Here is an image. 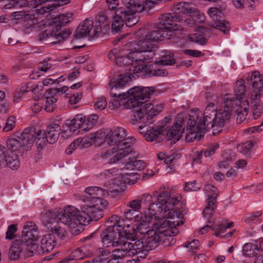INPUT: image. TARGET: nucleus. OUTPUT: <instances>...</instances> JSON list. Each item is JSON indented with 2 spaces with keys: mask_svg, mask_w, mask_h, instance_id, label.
I'll return each mask as SVG.
<instances>
[{
  "mask_svg": "<svg viewBox=\"0 0 263 263\" xmlns=\"http://www.w3.org/2000/svg\"><path fill=\"white\" fill-rule=\"evenodd\" d=\"M186 118L183 114H178L175 118V122L171 128L167 130V127L165 128L166 131V137L169 140H171L174 143L178 141L182 135L184 130V122Z\"/></svg>",
  "mask_w": 263,
  "mask_h": 263,
  "instance_id": "19",
  "label": "nucleus"
},
{
  "mask_svg": "<svg viewBox=\"0 0 263 263\" xmlns=\"http://www.w3.org/2000/svg\"><path fill=\"white\" fill-rule=\"evenodd\" d=\"M111 254V252L108 250L103 249L101 251L100 254L93 260V262L105 263L109 258Z\"/></svg>",
  "mask_w": 263,
  "mask_h": 263,
  "instance_id": "55",
  "label": "nucleus"
},
{
  "mask_svg": "<svg viewBox=\"0 0 263 263\" xmlns=\"http://www.w3.org/2000/svg\"><path fill=\"white\" fill-rule=\"evenodd\" d=\"M72 15L71 12H67L53 18L50 24V29L41 32L39 35V40L42 41L49 39V42L53 44L63 42L71 34L72 30L69 28H65L62 31L60 30L62 27L71 22Z\"/></svg>",
  "mask_w": 263,
  "mask_h": 263,
  "instance_id": "2",
  "label": "nucleus"
},
{
  "mask_svg": "<svg viewBox=\"0 0 263 263\" xmlns=\"http://www.w3.org/2000/svg\"><path fill=\"white\" fill-rule=\"evenodd\" d=\"M183 221H171L162 219L159 222L154 224L155 234L152 236L144 237L146 250L156 248L162 240V236L176 235L179 230L177 227L183 224Z\"/></svg>",
  "mask_w": 263,
  "mask_h": 263,
  "instance_id": "3",
  "label": "nucleus"
},
{
  "mask_svg": "<svg viewBox=\"0 0 263 263\" xmlns=\"http://www.w3.org/2000/svg\"><path fill=\"white\" fill-rule=\"evenodd\" d=\"M179 19L177 22L181 23L183 26L192 27L195 25L194 20L190 16V14L189 16H181L179 15Z\"/></svg>",
  "mask_w": 263,
  "mask_h": 263,
  "instance_id": "61",
  "label": "nucleus"
},
{
  "mask_svg": "<svg viewBox=\"0 0 263 263\" xmlns=\"http://www.w3.org/2000/svg\"><path fill=\"white\" fill-rule=\"evenodd\" d=\"M256 246L252 243H246L242 249V254L244 256L250 257L252 255H255L254 250L256 249Z\"/></svg>",
  "mask_w": 263,
  "mask_h": 263,
  "instance_id": "62",
  "label": "nucleus"
},
{
  "mask_svg": "<svg viewBox=\"0 0 263 263\" xmlns=\"http://www.w3.org/2000/svg\"><path fill=\"white\" fill-rule=\"evenodd\" d=\"M60 131L61 127L59 124H52L49 125L45 130L48 142L51 144L55 143L59 138Z\"/></svg>",
  "mask_w": 263,
  "mask_h": 263,
  "instance_id": "33",
  "label": "nucleus"
},
{
  "mask_svg": "<svg viewBox=\"0 0 263 263\" xmlns=\"http://www.w3.org/2000/svg\"><path fill=\"white\" fill-rule=\"evenodd\" d=\"M179 19V15L174 13H167L162 14L159 18V22L155 24L156 29H162L168 31H172L173 25Z\"/></svg>",
  "mask_w": 263,
  "mask_h": 263,
  "instance_id": "24",
  "label": "nucleus"
},
{
  "mask_svg": "<svg viewBox=\"0 0 263 263\" xmlns=\"http://www.w3.org/2000/svg\"><path fill=\"white\" fill-rule=\"evenodd\" d=\"M155 53L152 52L140 51L137 50H134V51L129 52V58L133 60L134 66H131L129 68L127 69L129 71L128 74H131L133 78V71H130L129 69L132 67L138 66L140 65H146V64L150 63Z\"/></svg>",
  "mask_w": 263,
  "mask_h": 263,
  "instance_id": "20",
  "label": "nucleus"
},
{
  "mask_svg": "<svg viewBox=\"0 0 263 263\" xmlns=\"http://www.w3.org/2000/svg\"><path fill=\"white\" fill-rule=\"evenodd\" d=\"M255 143L254 141H248L245 143L238 146V150L246 156H249L251 153L252 149L254 146Z\"/></svg>",
  "mask_w": 263,
  "mask_h": 263,
  "instance_id": "53",
  "label": "nucleus"
},
{
  "mask_svg": "<svg viewBox=\"0 0 263 263\" xmlns=\"http://www.w3.org/2000/svg\"><path fill=\"white\" fill-rule=\"evenodd\" d=\"M132 77L130 74H120L116 78L111 79L109 83V87H111L110 96L112 97L118 98L121 101L122 99H129L130 98V94L126 91H121L120 89L123 88Z\"/></svg>",
  "mask_w": 263,
  "mask_h": 263,
  "instance_id": "12",
  "label": "nucleus"
},
{
  "mask_svg": "<svg viewBox=\"0 0 263 263\" xmlns=\"http://www.w3.org/2000/svg\"><path fill=\"white\" fill-rule=\"evenodd\" d=\"M150 217L145 216L136 222L135 229H137L139 234L142 235L144 237L146 236H152L154 235L155 230L150 229Z\"/></svg>",
  "mask_w": 263,
  "mask_h": 263,
  "instance_id": "28",
  "label": "nucleus"
},
{
  "mask_svg": "<svg viewBox=\"0 0 263 263\" xmlns=\"http://www.w3.org/2000/svg\"><path fill=\"white\" fill-rule=\"evenodd\" d=\"M109 220L112 223L115 224L116 227L119 229L120 231L122 232V234L125 233L126 234L129 233L128 228L132 226V222L129 220L124 219H120L117 215H113L109 218Z\"/></svg>",
  "mask_w": 263,
  "mask_h": 263,
  "instance_id": "34",
  "label": "nucleus"
},
{
  "mask_svg": "<svg viewBox=\"0 0 263 263\" xmlns=\"http://www.w3.org/2000/svg\"><path fill=\"white\" fill-rule=\"evenodd\" d=\"M240 101L234 100L230 95H226L223 99L222 108L216 110L217 118L216 123L217 128L214 129V135H216L222 131L224 124L230 119L232 110H234V105H238Z\"/></svg>",
  "mask_w": 263,
  "mask_h": 263,
  "instance_id": "7",
  "label": "nucleus"
},
{
  "mask_svg": "<svg viewBox=\"0 0 263 263\" xmlns=\"http://www.w3.org/2000/svg\"><path fill=\"white\" fill-rule=\"evenodd\" d=\"M129 57V53L127 55L124 54L122 57L119 58V59L116 61V65L120 66L127 65L129 66L128 68L134 66L133 60Z\"/></svg>",
  "mask_w": 263,
  "mask_h": 263,
  "instance_id": "56",
  "label": "nucleus"
},
{
  "mask_svg": "<svg viewBox=\"0 0 263 263\" xmlns=\"http://www.w3.org/2000/svg\"><path fill=\"white\" fill-rule=\"evenodd\" d=\"M164 126L149 123L140 125L138 129L141 134L145 132L144 136L147 141L159 143L162 140L161 135L163 134Z\"/></svg>",
  "mask_w": 263,
  "mask_h": 263,
  "instance_id": "17",
  "label": "nucleus"
},
{
  "mask_svg": "<svg viewBox=\"0 0 263 263\" xmlns=\"http://www.w3.org/2000/svg\"><path fill=\"white\" fill-rule=\"evenodd\" d=\"M58 219L67 226L72 235H78L83 230L87 218L76 208L67 205L58 214Z\"/></svg>",
  "mask_w": 263,
  "mask_h": 263,
  "instance_id": "4",
  "label": "nucleus"
},
{
  "mask_svg": "<svg viewBox=\"0 0 263 263\" xmlns=\"http://www.w3.org/2000/svg\"><path fill=\"white\" fill-rule=\"evenodd\" d=\"M246 91V86L245 81L240 79L236 82L234 88V92L236 98L232 97L234 100H239L240 103H241V100L242 96L245 95Z\"/></svg>",
  "mask_w": 263,
  "mask_h": 263,
  "instance_id": "43",
  "label": "nucleus"
},
{
  "mask_svg": "<svg viewBox=\"0 0 263 263\" xmlns=\"http://www.w3.org/2000/svg\"><path fill=\"white\" fill-rule=\"evenodd\" d=\"M27 133H31L33 135V144L35 142L36 151L38 153L41 152L48 142L47 138L46 137L45 130H38L36 132L28 129H25Z\"/></svg>",
  "mask_w": 263,
  "mask_h": 263,
  "instance_id": "27",
  "label": "nucleus"
},
{
  "mask_svg": "<svg viewBox=\"0 0 263 263\" xmlns=\"http://www.w3.org/2000/svg\"><path fill=\"white\" fill-rule=\"evenodd\" d=\"M58 215L55 212L49 210H44L41 216L42 222L44 226L48 227L57 222Z\"/></svg>",
  "mask_w": 263,
  "mask_h": 263,
  "instance_id": "38",
  "label": "nucleus"
},
{
  "mask_svg": "<svg viewBox=\"0 0 263 263\" xmlns=\"http://www.w3.org/2000/svg\"><path fill=\"white\" fill-rule=\"evenodd\" d=\"M93 22L92 20L86 19L77 27L73 34V39L86 37L90 34L93 28Z\"/></svg>",
  "mask_w": 263,
  "mask_h": 263,
  "instance_id": "29",
  "label": "nucleus"
},
{
  "mask_svg": "<svg viewBox=\"0 0 263 263\" xmlns=\"http://www.w3.org/2000/svg\"><path fill=\"white\" fill-rule=\"evenodd\" d=\"M47 228L49 232L48 234H51L53 236L54 235H56L57 236L61 239H63L65 238V231L57 224V222L53 224H51L50 226H48Z\"/></svg>",
  "mask_w": 263,
  "mask_h": 263,
  "instance_id": "45",
  "label": "nucleus"
},
{
  "mask_svg": "<svg viewBox=\"0 0 263 263\" xmlns=\"http://www.w3.org/2000/svg\"><path fill=\"white\" fill-rule=\"evenodd\" d=\"M100 237L103 246L104 247H109L110 246L115 247V243L118 242L119 241L118 240L114 239V238L109 236L108 234H106L103 232L100 234Z\"/></svg>",
  "mask_w": 263,
  "mask_h": 263,
  "instance_id": "50",
  "label": "nucleus"
},
{
  "mask_svg": "<svg viewBox=\"0 0 263 263\" xmlns=\"http://www.w3.org/2000/svg\"><path fill=\"white\" fill-rule=\"evenodd\" d=\"M11 17L12 19L19 20H28L31 18V15L28 12L24 11H15L11 13Z\"/></svg>",
  "mask_w": 263,
  "mask_h": 263,
  "instance_id": "58",
  "label": "nucleus"
},
{
  "mask_svg": "<svg viewBox=\"0 0 263 263\" xmlns=\"http://www.w3.org/2000/svg\"><path fill=\"white\" fill-rule=\"evenodd\" d=\"M260 93L253 92L250 98L251 107L253 109V115L255 119L261 115L263 110V103L260 101Z\"/></svg>",
  "mask_w": 263,
  "mask_h": 263,
  "instance_id": "32",
  "label": "nucleus"
},
{
  "mask_svg": "<svg viewBox=\"0 0 263 263\" xmlns=\"http://www.w3.org/2000/svg\"><path fill=\"white\" fill-rule=\"evenodd\" d=\"M107 228L102 232L108 234L114 239L119 240L122 237V232H120L119 229L116 227L115 224L112 223L110 220L107 221Z\"/></svg>",
  "mask_w": 263,
  "mask_h": 263,
  "instance_id": "41",
  "label": "nucleus"
},
{
  "mask_svg": "<svg viewBox=\"0 0 263 263\" xmlns=\"http://www.w3.org/2000/svg\"><path fill=\"white\" fill-rule=\"evenodd\" d=\"M129 47H133L134 50L147 52H152L153 53H155L158 49V45L153 43L147 37L146 39L144 34H143L138 41L130 42Z\"/></svg>",
  "mask_w": 263,
  "mask_h": 263,
  "instance_id": "21",
  "label": "nucleus"
},
{
  "mask_svg": "<svg viewBox=\"0 0 263 263\" xmlns=\"http://www.w3.org/2000/svg\"><path fill=\"white\" fill-rule=\"evenodd\" d=\"M11 2L5 4L4 9H8L14 7H23L28 5V2L26 0H10Z\"/></svg>",
  "mask_w": 263,
  "mask_h": 263,
  "instance_id": "59",
  "label": "nucleus"
},
{
  "mask_svg": "<svg viewBox=\"0 0 263 263\" xmlns=\"http://www.w3.org/2000/svg\"><path fill=\"white\" fill-rule=\"evenodd\" d=\"M181 198L182 197L179 194L174 195L172 197L170 195L167 203L164 207V211L162 214L163 216L166 217L165 220L176 221H182L179 220V218L182 216V214L179 211L176 210L175 207L181 201Z\"/></svg>",
  "mask_w": 263,
  "mask_h": 263,
  "instance_id": "18",
  "label": "nucleus"
},
{
  "mask_svg": "<svg viewBox=\"0 0 263 263\" xmlns=\"http://www.w3.org/2000/svg\"><path fill=\"white\" fill-rule=\"evenodd\" d=\"M139 21L134 10L126 7H120L115 11L111 24L112 31H120L125 24L127 27H132Z\"/></svg>",
  "mask_w": 263,
  "mask_h": 263,
  "instance_id": "6",
  "label": "nucleus"
},
{
  "mask_svg": "<svg viewBox=\"0 0 263 263\" xmlns=\"http://www.w3.org/2000/svg\"><path fill=\"white\" fill-rule=\"evenodd\" d=\"M154 28V30L147 31L144 33L145 37H147L153 43L158 40H161V38L170 39L174 36L173 31H168L162 29H156L155 27Z\"/></svg>",
  "mask_w": 263,
  "mask_h": 263,
  "instance_id": "30",
  "label": "nucleus"
},
{
  "mask_svg": "<svg viewBox=\"0 0 263 263\" xmlns=\"http://www.w3.org/2000/svg\"><path fill=\"white\" fill-rule=\"evenodd\" d=\"M86 256V254L84 248H77L71 252L69 258H66L64 261L68 262L71 260L82 259Z\"/></svg>",
  "mask_w": 263,
  "mask_h": 263,
  "instance_id": "48",
  "label": "nucleus"
},
{
  "mask_svg": "<svg viewBox=\"0 0 263 263\" xmlns=\"http://www.w3.org/2000/svg\"><path fill=\"white\" fill-rule=\"evenodd\" d=\"M195 7L191 3L181 2L176 4L174 7V12L177 14H191Z\"/></svg>",
  "mask_w": 263,
  "mask_h": 263,
  "instance_id": "39",
  "label": "nucleus"
},
{
  "mask_svg": "<svg viewBox=\"0 0 263 263\" xmlns=\"http://www.w3.org/2000/svg\"><path fill=\"white\" fill-rule=\"evenodd\" d=\"M130 68V71H133L132 73L133 78H135V76L139 77L137 74L141 72H144L150 76H165L168 74L167 71L165 69L160 68H154L153 66L151 65H140L138 66L132 67Z\"/></svg>",
  "mask_w": 263,
  "mask_h": 263,
  "instance_id": "22",
  "label": "nucleus"
},
{
  "mask_svg": "<svg viewBox=\"0 0 263 263\" xmlns=\"http://www.w3.org/2000/svg\"><path fill=\"white\" fill-rule=\"evenodd\" d=\"M163 105H154L151 103H140L138 105L132 107L134 108L132 118L133 124L136 122L142 123V125L146 124H152L153 119L158 115L163 108Z\"/></svg>",
  "mask_w": 263,
  "mask_h": 263,
  "instance_id": "5",
  "label": "nucleus"
},
{
  "mask_svg": "<svg viewBox=\"0 0 263 263\" xmlns=\"http://www.w3.org/2000/svg\"><path fill=\"white\" fill-rule=\"evenodd\" d=\"M190 39L191 41L198 43L200 45H204L206 43V38H205L202 34L199 33H196L191 34L190 36Z\"/></svg>",
  "mask_w": 263,
  "mask_h": 263,
  "instance_id": "63",
  "label": "nucleus"
},
{
  "mask_svg": "<svg viewBox=\"0 0 263 263\" xmlns=\"http://www.w3.org/2000/svg\"><path fill=\"white\" fill-rule=\"evenodd\" d=\"M174 54L168 50L162 51L159 54V59L155 61L156 65H173L176 63Z\"/></svg>",
  "mask_w": 263,
  "mask_h": 263,
  "instance_id": "35",
  "label": "nucleus"
},
{
  "mask_svg": "<svg viewBox=\"0 0 263 263\" xmlns=\"http://www.w3.org/2000/svg\"><path fill=\"white\" fill-rule=\"evenodd\" d=\"M113 184L112 187H107V189H103L99 186H91L87 187L85 192L88 194L89 196L86 195L80 196V200H82L84 203L86 202V200H89L92 201H95L96 200H105L103 199L102 197L104 196L108 195V191L110 192H119V189L116 188L115 185L118 184L116 182V180H113L112 181Z\"/></svg>",
  "mask_w": 263,
  "mask_h": 263,
  "instance_id": "15",
  "label": "nucleus"
},
{
  "mask_svg": "<svg viewBox=\"0 0 263 263\" xmlns=\"http://www.w3.org/2000/svg\"><path fill=\"white\" fill-rule=\"evenodd\" d=\"M126 130L121 127H116L111 129L106 135V141L108 144L114 145V147L121 149L122 151L128 150V154L132 152L131 146L134 144L135 140L125 138Z\"/></svg>",
  "mask_w": 263,
  "mask_h": 263,
  "instance_id": "8",
  "label": "nucleus"
},
{
  "mask_svg": "<svg viewBox=\"0 0 263 263\" xmlns=\"http://www.w3.org/2000/svg\"><path fill=\"white\" fill-rule=\"evenodd\" d=\"M39 238V232L37 227L33 223L30 222L24 226L22 236L19 238L25 241L29 247L31 249H35L39 251L38 244L37 241Z\"/></svg>",
  "mask_w": 263,
  "mask_h": 263,
  "instance_id": "16",
  "label": "nucleus"
},
{
  "mask_svg": "<svg viewBox=\"0 0 263 263\" xmlns=\"http://www.w3.org/2000/svg\"><path fill=\"white\" fill-rule=\"evenodd\" d=\"M40 253V251L29 247L24 240L18 238L12 242L9 250L8 256L11 260H16L20 258L31 257L36 253Z\"/></svg>",
  "mask_w": 263,
  "mask_h": 263,
  "instance_id": "10",
  "label": "nucleus"
},
{
  "mask_svg": "<svg viewBox=\"0 0 263 263\" xmlns=\"http://www.w3.org/2000/svg\"><path fill=\"white\" fill-rule=\"evenodd\" d=\"M216 118V109L212 103L205 107L203 114L198 110L192 111L186 122V141L191 142L196 139L200 140L205 130L217 128Z\"/></svg>",
  "mask_w": 263,
  "mask_h": 263,
  "instance_id": "1",
  "label": "nucleus"
},
{
  "mask_svg": "<svg viewBox=\"0 0 263 263\" xmlns=\"http://www.w3.org/2000/svg\"><path fill=\"white\" fill-rule=\"evenodd\" d=\"M154 92V89L152 87H135L128 90V93L130 94V98L127 99L124 104V107L130 108L140 103H145L150 96Z\"/></svg>",
  "mask_w": 263,
  "mask_h": 263,
  "instance_id": "11",
  "label": "nucleus"
},
{
  "mask_svg": "<svg viewBox=\"0 0 263 263\" xmlns=\"http://www.w3.org/2000/svg\"><path fill=\"white\" fill-rule=\"evenodd\" d=\"M108 204L107 200H96L91 201L87 200L81 206L82 212L90 219L98 221L103 216L102 210Z\"/></svg>",
  "mask_w": 263,
  "mask_h": 263,
  "instance_id": "13",
  "label": "nucleus"
},
{
  "mask_svg": "<svg viewBox=\"0 0 263 263\" xmlns=\"http://www.w3.org/2000/svg\"><path fill=\"white\" fill-rule=\"evenodd\" d=\"M158 158L161 160L165 159L164 163L169 164L179 159L180 158V155L179 154H174L167 156L165 153L161 152L158 154Z\"/></svg>",
  "mask_w": 263,
  "mask_h": 263,
  "instance_id": "52",
  "label": "nucleus"
},
{
  "mask_svg": "<svg viewBox=\"0 0 263 263\" xmlns=\"http://www.w3.org/2000/svg\"><path fill=\"white\" fill-rule=\"evenodd\" d=\"M216 200H208L207 205L203 211V215L208 220V223H215V219L213 217L214 210L216 208Z\"/></svg>",
  "mask_w": 263,
  "mask_h": 263,
  "instance_id": "37",
  "label": "nucleus"
},
{
  "mask_svg": "<svg viewBox=\"0 0 263 263\" xmlns=\"http://www.w3.org/2000/svg\"><path fill=\"white\" fill-rule=\"evenodd\" d=\"M17 155L7 156L4 159L8 166L13 170H17L20 166V160Z\"/></svg>",
  "mask_w": 263,
  "mask_h": 263,
  "instance_id": "49",
  "label": "nucleus"
},
{
  "mask_svg": "<svg viewBox=\"0 0 263 263\" xmlns=\"http://www.w3.org/2000/svg\"><path fill=\"white\" fill-rule=\"evenodd\" d=\"M239 103L238 105H234L235 112L236 113V122L240 124L246 119L248 113V108L247 106L242 107Z\"/></svg>",
  "mask_w": 263,
  "mask_h": 263,
  "instance_id": "42",
  "label": "nucleus"
},
{
  "mask_svg": "<svg viewBox=\"0 0 263 263\" xmlns=\"http://www.w3.org/2000/svg\"><path fill=\"white\" fill-rule=\"evenodd\" d=\"M57 245L55 236L51 234H47L43 236L40 242L41 251L43 253L51 251Z\"/></svg>",
  "mask_w": 263,
  "mask_h": 263,
  "instance_id": "31",
  "label": "nucleus"
},
{
  "mask_svg": "<svg viewBox=\"0 0 263 263\" xmlns=\"http://www.w3.org/2000/svg\"><path fill=\"white\" fill-rule=\"evenodd\" d=\"M123 54V51L121 49L114 48L110 51L108 54V57L110 60H115L116 63V61L119 59V58L122 57Z\"/></svg>",
  "mask_w": 263,
  "mask_h": 263,
  "instance_id": "64",
  "label": "nucleus"
},
{
  "mask_svg": "<svg viewBox=\"0 0 263 263\" xmlns=\"http://www.w3.org/2000/svg\"><path fill=\"white\" fill-rule=\"evenodd\" d=\"M148 210L151 214L158 215L164 211V206L157 203H152L148 205Z\"/></svg>",
  "mask_w": 263,
  "mask_h": 263,
  "instance_id": "60",
  "label": "nucleus"
},
{
  "mask_svg": "<svg viewBox=\"0 0 263 263\" xmlns=\"http://www.w3.org/2000/svg\"><path fill=\"white\" fill-rule=\"evenodd\" d=\"M224 4L217 5L211 7L208 10V14L212 21L209 23V25L221 31L224 34H228L230 30V25L228 22L221 19L223 17L222 10L224 9Z\"/></svg>",
  "mask_w": 263,
  "mask_h": 263,
  "instance_id": "14",
  "label": "nucleus"
},
{
  "mask_svg": "<svg viewBox=\"0 0 263 263\" xmlns=\"http://www.w3.org/2000/svg\"><path fill=\"white\" fill-rule=\"evenodd\" d=\"M136 227V223L132 224L130 228H128L129 233L126 234L124 233L122 234V237L126 239L127 240H135L139 238L138 232H137V229H135Z\"/></svg>",
  "mask_w": 263,
  "mask_h": 263,
  "instance_id": "51",
  "label": "nucleus"
},
{
  "mask_svg": "<svg viewBox=\"0 0 263 263\" xmlns=\"http://www.w3.org/2000/svg\"><path fill=\"white\" fill-rule=\"evenodd\" d=\"M190 14V16L193 18L194 22L199 23H203L205 22V16L204 14L200 12L197 8L195 7Z\"/></svg>",
  "mask_w": 263,
  "mask_h": 263,
  "instance_id": "57",
  "label": "nucleus"
},
{
  "mask_svg": "<svg viewBox=\"0 0 263 263\" xmlns=\"http://www.w3.org/2000/svg\"><path fill=\"white\" fill-rule=\"evenodd\" d=\"M102 133H95L93 134H90L86 137L83 138V147H88L91 145L93 143H98V140L103 138Z\"/></svg>",
  "mask_w": 263,
  "mask_h": 263,
  "instance_id": "46",
  "label": "nucleus"
},
{
  "mask_svg": "<svg viewBox=\"0 0 263 263\" xmlns=\"http://www.w3.org/2000/svg\"><path fill=\"white\" fill-rule=\"evenodd\" d=\"M33 135L24 130L17 138H10L6 141L8 149L15 155L23 154L29 151L33 146Z\"/></svg>",
  "mask_w": 263,
  "mask_h": 263,
  "instance_id": "9",
  "label": "nucleus"
},
{
  "mask_svg": "<svg viewBox=\"0 0 263 263\" xmlns=\"http://www.w3.org/2000/svg\"><path fill=\"white\" fill-rule=\"evenodd\" d=\"M128 155V150L122 151L117 147H113L111 149L103 150L100 153V156L107 160L109 164L115 163Z\"/></svg>",
  "mask_w": 263,
  "mask_h": 263,
  "instance_id": "23",
  "label": "nucleus"
},
{
  "mask_svg": "<svg viewBox=\"0 0 263 263\" xmlns=\"http://www.w3.org/2000/svg\"><path fill=\"white\" fill-rule=\"evenodd\" d=\"M124 238L122 237L115 243V247H119L114 250L118 255L124 258L126 256H134L136 254V251L132 249L133 243L126 241Z\"/></svg>",
  "mask_w": 263,
  "mask_h": 263,
  "instance_id": "25",
  "label": "nucleus"
},
{
  "mask_svg": "<svg viewBox=\"0 0 263 263\" xmlns=\"http://www.w3.org/2000/svg\"><path fill=\"white\" fill-rule=\"evenodd\" d=\"M204 190L211 194H208V200H215L218 196V191L217 188L211 184H207L204 186Z\"/></svg>",
  "mask_w": 263,
  "mask_h": 263,
  "instance_id": "54",
  "label": "nucleus"
},
{
  "mask_svg": "<svg viewBox=\"0 0 263 263\" xmlns=\"http://www.w3.org/2000/svg\"><path fill=\"white\" fill-rule=\"evenodd\" d=\"M125 7L134 10V12H141L144 9L143 3H136L135 0H122Z\"/></svg>",
  "mask_w": 263,
  "mask_h": 263,
  "instance_id": "47",
  "label": "nucleus"
},
{
  "mask_svg": "<svg viewBox=\"0 0 263 263\" xmlns=\"http://www.w3.org/2000/svg\"><path fill=\"white\" fill-rule=\"evenodd\" d=\"M91 124L87 121H85V117L82 115H77L71 120L69 125V129L72 133H74L78 130V133L81 130L88 131L91 129Z\"/></svg>",
  "mask_w": 263,
  "mask_h": 263,
  "instance_id": "26",
  "label": "nucleus"
},
{
  "mask_svg": "<svg viewBox=\"0 0 263 263\" xmlns=\"http://www.w3.org/2000/svg\"><path fill=\"white\" fill-rule=\"evenodd\" d=\"M250 80L254 88L253 92H261L263 90V76L259 71H254L252 72L250 78H248L247 81Z\"/></svg>",
  "mask_w": 263,
  "mask_h": 263,
  "instance_id": "36",
  "label": "nucleus"
},
{
  "mask_svg": "<svg viewBox=\"0 0 263 263\" xmlns=\"http://www.w3.org/2000/svg\"><path fill=\"white\" fill-rule=\"evenodd\" d=\"M124 218L130 222L135 223L142 218V214L138 211L128 209L124 212Z\"/></svg>",
  "mask_w": 263,
  "mask_h": 263,
  "instance_id": "44",
  "label": "nucleus"
},
{
  "mask_svg": "<svg viewBox=\"0 0 263 263\" xmlns=\"http://www.w3.org/2000/svg\"><path fill=\"white\" fill-rule=\"evenodd\" d=\"M124 168L127 170H143L146 166V163L141 160H137L135 157L129 158L127 161L124 163Z\"/></svg>",
  "mask_w": 263,
  "mask_h": 263,
  "instance_id": "40",
  "label": "nucleus"
}]
</instances>
